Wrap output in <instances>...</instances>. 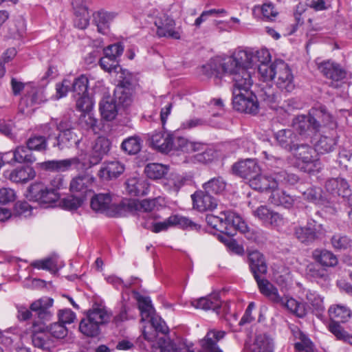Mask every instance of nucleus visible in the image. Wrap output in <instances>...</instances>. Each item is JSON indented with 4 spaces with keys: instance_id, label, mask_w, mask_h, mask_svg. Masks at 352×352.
Wrapping results in <instances>:
<instances>
[{
    "instance_id": "c756f323",
    "label": "nucleus",
    "mask_w": 352,
    "mask_h": 352,
    "mask_svg": "<svg viewBox=\"0 0 352 352\" xmlns=\"http://www.w3.org/2000/svg\"><path fill=\"white\" fill-rule=\"evenodd\" d=\"M336 131H329V135H321L315 144V150L318 153L324 154L331 152L336 145Z\"/></svg>"
},
{
    "instance_id": "69168bd1",
    "label": "nucleus",
    "mask_w": 352,
    "mask_h": 352,
    "mask_svg": "<svg viewBox=\"0 0 352 352\" xmlns=\"http://www.w3.org/2000/svg\"><path fill=\"white\" fill-rule=\"evenodd\" d=\"M276 181L277 182V187L279 185H294L298 180V177L295 174L288 173L285 170L275 172Z\"/></svg>"
},
{
    "instance_id": "a211bd4d",
    "label": "nucleus",
    "mask_w": 352,
    "mask_h": 352,
    "mask_svg": "<svg viewBox=\"0 0 352 352\" xmlns=\"http://www.w3.org/2000/svg\"><path fill=\"white\" fill-rule=\"evenodd\" d=\"M94 182V177L87 173L79 175L74 177L69 184V190L72 193L85 198L86 194Z\"/></svg>"
},
{
    "instance_id": "9b49d317",
    "label": "nucleus",
    "mask_w": 352,
    "mask_h": 352,
    "mask_svg": "<svg viewBox=\"0 0 352 352\" xmlns=\"http://www.w3.org/2000/svg\"><path fill=\"white\" fill-rule=\"evenodd\" d=\"M157 27V34L160 37H168L173 39H179L181 31L175 28V22L168 14L162 13L155 21Z\"/></svg>"
},
{
    "instance_id": "f257e3e1",
    "label": "nucleus",
    "mask_w": 352,
    "mask_h": 352,
    "mask_svg": "<svg viewBox=\"0 0 352 352\" xmlns=\"http://www.w3.org/2000/svg\"><path fill=\"white\" fill-rule=\"evenodd\" d=\"M206 221L208 226L222 233L233 235V231L239 230L245 234L248 239H253V234L247 223L234 212H221L220 216L208 214Z\"/></svg>"
},
{
    "instance_id": "393cba45",
    "label": "nucleus",
    "mask_w": 352,
    "mask_h": 352,
    "mask_svg": "<svg viewBox=\"0 0 352 352\" xmlns=\"http://www.w3.org/2000/svg\"><path fill=\"white\" fill-rule=\"evenodd\" d=\"M155 199H143L138 201L135 199L124 200V215L126 212H133L135 211L148 213L155 207Z\"/></svg>"
},
{
    "instance_id": "a878e982",
    "label": "nucleus",
    "mask_w": 352,
    "mask_h": 352,
    "mask_svg": "<svg viewBox=\"0 0 352 352\" xmlns=\"http://www.w3.org/2000/svg\"><path fill=\"white\" fill-rule=\"evenodd\" d=\"M54 300L50 297H43L33 302L30 305L32 311L36 313L38 317L41 320H48L52 316L49 310L53 305Z\"/></svg>"
},
{
    "instance_id": "bb28decb",
    "label": "nucleus",
    "mask_w": 352,
    "mask_h": 352,
    "mask_svg": "<svg viewBox=\"0 0 352 352\" xmlns=\"http://www.w3.org/2000/svg\"><path fill=\"white\" fill-rule=\"evenodd\" d=\"M188 181H190V178L187 176L177 173H171L163 180L162 185L164 188L169 193L177 195L179 190Z\"/></svg>"
},
{
    "instance_id": "4468645a",
    "label": "nucleus",
    "mask_w": 352,
    "mask_h": 352,
    "mask_svg": "<svg viewBox=\"0 0 352 352\" xmlns=\"http://www.w3.org/2000/svg\"><path fill=\"white\" fill-rule=\"evenodd\" d=\"M320 226L314 221H308L304 226L296 227L294 234L300 242L309 244L318 238Z\"/></svg>"
},
{
    "instance_id": "0eeeda50",
    "label": "nucleus",
    "mask_w": 352,
    "mask_h": 352,
    "mask_svg": "<svg viewBox=\"0 0 352 352\" xmlns=\"http://www.w3.org/2000/svg\"><path fill=\"white\" fill-rule=\"evenodd\" d=\"M292 152L299 164H302L305 171L311 173L318 168L320 162L315 148L306 144H298Z\"/></svg>"
},
{
    "instance_id": "58836bf2",
    "label": "nucleus",
    "mask_w": 352,
    "mask_h": 352,
    "mask_svg": "<svg viewBox=\"0 0 352 352\" xmlns=\"http://www.w3.org/2000/svg\"><path fill=\"white\" fill-rule=\"evenodd\" d=\"M254 277L261 294L268 297L274 302L276 300H281L278 289L269 280L265 278H261L259 275Z\"/></svg>"
},
{
    "instance_id": "f3484780",
    "label": "nucleus",
    "mask_w": 352,
    "mask_h": 352,
    "mask_svg": "<svg viewBox=\"0 0 352 352\" xmlns=\"http://www.w3.org/2000/svg\"><path fill=\"white\" fill-rule=\"evenodd\" d=\"M325 189L330 194L340 196L342 198H349L351 195L349 184L342 177L331 178L325 183Z\"/></svg>"
},
{
    "instance_id": "864d4df0",
    "label": "nucleus",
    "mask_w": 352,
    "mask_h": 352,
    "mask_svg": "<svg viewBox=\"0 0 352 352\" xmlns=\"http://www.w3.org/2000/svg\"><path fill=\"white\" fill-rule=\"evenodd\" d=\"M269 201L274 205L282 206L285 208H289L294 202L290 195L285 194L284 191L279 190L278 188L272 191Z\"/></svg>"
},
{
    "instance_id": "09e8293b",
    "label": "nucleus",
    "mask_w": 352,
    "mask_h": 352,
    "mask_svg": "<svg viewBox=\"0 0 352 352\" xmlns=\"http://www.w3.org/2000/svg\"><path fill=\"white\" fill-rule=\"evenodd\" d=\"M138 302V308L142 316V321H144L148 318H151L153 313V307L151 305V300L149 297L143 296L138 292H134Z\"/></svg>"
},
{
    "instance_id": "8fccbe9b",
    "label": "nucleus",
    "mask_w": 352,
    "mask_h": 352,
    "mask_svg": "<svg viewBox=\"0 0 352 352\" xmlns=\"http://www.w3.org/2000/svg\"><path fill=\"white\" fill-rule=\"evenodd\" d=\"M274 343L271 338L265 334L256 336L251 347V352H273Z\"/></svg>"
},
{
    "instance_id": "39448f33",
    "label": "nucleus",
    "mask_w": 352,
    "mask_h": 352,
    "mask_svg": "<svg viewBox=\"0 0 352 352\" xmlns=\"http://www.w3.org/2000/svg\"><path fill=\"white\" fill-rule=\"evenodd\" d=\"M111 144L108 138L99 136L92 143L89 153L83 149L79 150L78 153L80 158L82 159V168L87 169L98 164L109 152Z\"/></svg>"
},
{
    "instance_id": "052dcab7",
    "label": "nucleus",
    "mask_w": 352,
    "mask_h": 352,
    "mask_svg": "<svg viewBox=\"0 0 352 352\" xmlns=\"http://www.w3.org/2000/svg\"><path fill=\"white\" fill-rule=\"evenodd\" d=\"M256 10L261 11L263 19L269 21L274 20L278 14V10L271 2L263 3L261 6H255L253 10L255 12Z\"/></svg>"
},
{
    "instance_id": "473e14b6",
    "label": "nucleus",
    "mask_w": 352,
    "mask_h": 352,
    "mask_svg": "<svg viewBox=\"0 0 352 352\" xmlns=\"http://www.w3.org/2000/svg\"><path fill=\"white\" fill-rule=\"evenodd\" d=\"M148 184L142 178L130 177L126 182V190L131 196H142L147 194Z\"/></svg>"
},
{
    "instance_id": "cd10ccee",
    "label": "nucleus",
    "mask_w": 352,
    "mask_h": 352,
    "mask_svg": "<svg viewBox=\"0 0 352 352\" xmlns=\"http://www.w3.org/2000/svg\"><path fill=\"white\" fill-rule=\"evenodd\" d=\"M248 263L254 276L265 274L267 271V266L263 255L258 251H252L248 254Z\"/></svg>"
},
{
    "instance_id": "4be33fe9",
    "label": "nucleus",
    "mask_w": 352,
    "mask_h": 352,
    "mask_svg": "<svg viewBox=\"0 0 352 352\" xmlns=\"http://www.w3.org/2000/svg\"><path fill=\"white\" fill-rule=\"evenodd\" d=\"M6 177L16 184H25L36 177L34 169L29 166H23L5 173Z\"/></svg>"
},
{
    "instance_id": "a19ab883",
    "label": "nucleus",
    "mask_w": 352,
    "mask_h": 352,
    "mask_svg": "<svg viewBox=\"0 0 352 352\" xmlns=\"http://www.w3.org/2000/svg\"><path fill=\"white\" fill-rule=\"evenodd\" d=\"M57 145L60 149L71 147L75 145L78 148L81 138H80L72 129H68L63 131L62 135L58 138Z\"/></svg>"
},
{
    "instance_id": "72a5a7b5",
    "label": "nucleus",
    "mask_w": 352,
    "mask_h": 352,
    "mask_svg": "<svg viewBox=\"0 0 352 352\" xmlns=\"http://www.w3.org/2000/svg\"><path fill=\"white\" fill-rule=\"evenodd\" d=\"M296 342L294 348L296 352H314V346L310 339L297 327L292 329Z\"/></svg>"
},
{
    "instance_id": "5fc2aeb1",
    "label": "nucleus",
    "mask_w": 352,
    "mask_h": 352,
    "mask_svg": "<svg viewBox=\"0 0 352 352\" xmlns=\"http://www.w3.org/2000/svg\"><path fill=\"white\" fill-rule=\"evenodd\" d=\"M329 315L332 321L344 322L351 316V311L343 305H333L329 309Z\"/></svg>"
},
{
    "instance_id": "de8ad7c7",
    "label": "nucleus",
    "mask_w": 352,
    "mask_h": 352,
    "mask_svg": "<svg viewBox=\"0 0 352 352\" xmlns=\"http://www.w3.org/2000/svg\"><path fill=\"white\" fill-rule=\"evenodd\" d=\"M315 116L321 120L322 125L320 124V131L324 133V129L328 128L329 131H336L337 122L333 120V117L329 113L324 107H320L318 109H316Z\"/></svg>"
},
{
    "instance_id": "e433bc0d",
    "label": "nucleus",
    "mask_w": 352,
    "mask_h": 352,
    "mask_svg": "<svg viewBox=\"0 0 352 352\" xmlns=\"http://www.w3.org/2000/svg\"><path fill=\"white\" fill-rule=\"evenodd\" d=\"M116 14L114 12H109L104 10H100L94 14V20L96 24L98 31L102 34H106L109 32V25L116 17Z\"/></svg>"
},
{
    "instance_id": "f8f14e48",
    "label": "nucleus",
    "mask_w": 352,
    "mask_h": 352,
    "mask_svg": "<svg viewBox=\"0 0 352 352\" xmlns=\"http://www.w3.org/2000/svg\"><path fill=\"white\" fill-rule=\"evenodd\" d=\"M232 171L236 175L250 182L261 173V168L256 159L248 158L234 163Z\"/></svg>"
},
{
    "instance_id": "c85d7f7f",
    "label": "nucleus",
    "mask_w": 352,
    "mask_h": 352,
    "mask_svg": "<svg viewBox=\"0 0 352 352\" xmlns=\"http://www.w3.org/2000/svg\"><path fill=\"white\" fill-rule=\"evenodd\" d=\"M86 316L101 326L109 321L111 314L104 305L94 304L92 307L87 311Z\"/></svg>"
},
{
    "instance_id": "2eb2a0df",
    "label": "nucleus",
    "mask_w": 352,
    "mask_h": 352,
    "mask_svg": "<svg viewBox=\"0 0 352 352\" xmlns=\"http://www.w3.org/2000/svg\"><path fill=\"white\" fill-rule=\"evenodd\" d=\"M193 208L199 212H206L214 210L217 205V201L211 196V194L205 190H198L191 195Z\"/></svg>"
},
{
    "instance_id": "7c9ffc66",
    "label": "nucleus",
    "mask_w": 352,
    "mask_h": 352,
    "mask_svg": "<svg viewBox=\"0 0 352 352\" xmlns=\"http://www.w3.org/2000/svg\"><path fill=\"white\" fill-rule=\"evenodd\" d=\"M276 138L281 147L289 151H292L298 144V136L291 129H283L278 131Z\"/></svg>"
},
{
    "instance_id": "6ab92c4d",
    "label": "nucleus",
    "mask_w": 352,
    "mask_h": 352,
    "mask_svg": "<svg viewBox=\"0 0 352 352\" xmlns=\"http://www.w3.org/2000/svg\"><path fill=\"white\" fill-rule=\"evenodd\" d=\"M172 134L164 131H155L150 136L151 145L161 153L173 150Z\"/></svg>"
},
{
    "instance_id": "9d476101",
    "label": "nucleus",
    "mask_w": 352,
    "mask_h": 352,
    "mask_svg": "<svg viewBox=\"0 0 352 352\" xmlns=\"http://www.w3.org/2000/svg\"><path fill=\"white\" fill-rule=\"evenodd\" d=\"M40 168L45 170L56 171V172H65L69 170L72 167L77 170H84L82 168V159L78 155L76 157L59 160H49L38 164Z\"/></svg>"
},
{
    "instance_id": "774afa93",
    "label": "nucleus",
    "mask_w": 352,
    "mask_h": 352,
    "mask_svg": "<svg viewBox=\"0 0 352 352\" xmlns=\"http://www.w3.org/2000/svg\"><path fill=\"white\" fill-rule=\"evenodd\" d=\"M82 197L78 195H70L64 198L62 201V206L66 210H73L78 208L84 201Z\"/></svg>"
},
{
    "instance_id": "5701e85b",
    "label": "nucleus",
    "mask_w": 352,
    "mask_h": 352,
    "mask_svg": "<svg viewBox=\"0 0 352 352\" xmlns=\"http://www.w3.org/2000/svg\"><path fill=\"white\" fill-rule=\"evenodd\" d=\"M124 170V165L118 161L105 162L102 164L98 175L105 180L116 179Z\"/></svg>"
},
{
    "instance_id": "c03bdc74",
    "label": "nucleus",
    "mask_w": 352,
    "mask_h": 352,
    "mask_svg": "<svg viewBox=\"0 0 352 352\" xmlns=\"http://www.w3.org/2000/svg\"><path fill=\"white\" fill-rule=\"evenodd\" d=\"M191 305L196 309L217 311L220 308V301L218 296H211L193 300L191 301Z\"/></svg>"
},
{
    "instance_id": "79ce46f5",
    "label": "nucleus",
    "mask_w": 352,
    "mask_h": 352,
    "mask_svg": "<svg viewBox=\"0 0 352 352\" xmlns=\"http://www.w3.org/2000/svg\"><path fill=\"white\" fill-rule=\"evenodd\" d=\"M30 265L38 270L56 272L65 265L63 263H58L56 256H50L44 259L34 261Z\"/></svg>"
},
{
    "instance_id": "f704fd0d",
    "label": "nucleus",
    "mask_w": 352,
    "mask_h": 352,
    "mask_svg": "<svg viewBox=\"0 0 352 352\" xmlns=\"http://www.w3.org/2000/svg\"><path fill=\"white\" fill-rule=\"evenodd\" d=\"M253 52L252 49H237L232 54L235 61H236L241 69H252L253 67Z\"/></svg>"
},
{
    "instance_id": "0e129e2a",
    "label": "nucleus",
    "mask_w": 352,
    "mask_h": 352,
    "mask_svg": "<svg viewBox=\"0 0 352 352\" xmlns=\"http://www.w3.org/2000/svg\"><path fill=\"white\" fill-rule=\"evenodd\" d=\"M26 144L32 151H43L47 148L46 137L43 135H34L30 137L26 142Z\"/></svg>"
},
{
    "instance_id": "3c124183",
    "label": "nucleus",
    "mask_w": 352,
    "mask_h": 352,
    "mask_svg": "<svg viewBox=\"0 0 352 352\" xmlns=\"http://www.w3.org/2000/svg\"><path fill=\"white\" fill-rule=\"evenodd\" d=\"M169 167L158 163H151L146 165L144 172L151 179H160L168 173Z\"/></svg>"
},
{
    "instance_id": "20e7f679",
    "label": "nucleus",
    "mask_w": 352,
    "mask_h": 352,
    "mask_svg": "<svg viewBox=\"0 0 352 352\" xmlns=\"http://www.w3.org/2000/svg\"><path fill=\"white\" fill-rule=\"evenodd\" d=\"M91 208L111 217L124 216V200L117 202L116 197L110 192L98 193L91 200Z\"/></svg>"
},
{
    "instance_id": "e2e57ef3",
    "label": "nucleus",
    "mask_w": 352,
    "mask_h": 352,
    "mask_svg": "<svg viewBox=\"0 0 352 352\" xmlns=\"http://www.w3.org/2000/svg\"><path fill=\"white\" fill-rule=\"evenodd\" d=\"M302 199L316 204H323L324 200L322 196V190L320 188L309 187L302 192Z\"/></svg>"
},
{
    "instance_id": "6e6552de",
    "label": "nucleus",
    "mask_w": 352,
    "mask_h": 352,
    "mask_svg": "<svg viewBox=\"0 0 352 352\" xmlns=\"http://www.w3.org/2000/svg\"><path fill=\"white\" fill-rule=\"evenodd\" d=\"M292 126L302 139H311L321 129L319 122L311 115L298 116L294 119Z\"/></svg>"
},
{
    "instance_id": "423d86ee",
    "label": "nucleus",
    "mask_w": 352,
    "mask_h": 352,
    "mask_svg": "<svg viewBox=\"0 0 352 352\" xmlns=\"http://www.w3.org/2000/svg\"><path fill=\"white\" fill-rule=\"evenodd\" d=\"M173 226H179L181 228L193 230H199L201 228L199 224L193 222L188 217L179 214H173L163 221H155V224L148 223L146 225V229L153 232L158 233L162 231H165Z\"/></svg>"
},
{
    "instance_id": "6e6d98bb",
    "label": "nucleus",
    "mask_w": 352,
    "mask_h": 352,
    "mask_svg": "<svg viewBox=\"0 0 352 352\" xmlns=\"http://www.w3.org/2000/svg\"><path fill=\"white\" fill-rule=\"evenodd\" d=\"M253 67H258V74L260 75V68L262 65H265L267 67H272V63L269 64L271 60V56L267 49L253 50Z\"/></svg>"
},
{
    "instance_id": "1a4fd4ad",
    "label": "nucleus",
    "mask_w": 352,
    "mask_h": 352,
    "mask_svg": "<svg viewBox=\"0 0 352 352\" xmlns=\"http://www.w3.org/2000/svg\"><path fill=\"white\" fill-rule=\"evenodd\" d=\"M234 108L240 112L256 114L258 111V102L254 94L251 91L240 92L233 94Z\"/></svg>"
},
{
    "instance_id": "412c9836",
    "label": "nucleus",
    "mask_w": 352,
    "mask_h": 352,
    "mask_svg": "<svg viewBox=\"0 0 352 352\" xmlns=\"http://www.w3.org/2000/svg\"><path fill=\"white\" fill-rule=\"evenodd\" d=\"M318 69L324 76L333 81L338 82L346 77V72L340 65L330 60L320 63L318 65Z\"/></svg>"
},
{
    "instance_id": "b1692460",
    "label": "nucleus",
    "mask_w": 352,
    "mask_h": 352,
    "mask_svg": "<svg viewBox=\"0 0 352 352\" xmlns=\"http://www.w3.org/2000/svg\"><path fill=\"white\" fill-rule=\"evenodd\" d=\"M32 151L28 145H21L16 147L12 151L5 153L4 155L12 156L10 160L8 161V163H33L36 161V157L32 154Z\"/></svg>"
},
{
    "instance_id": "7ed1b4c3",
    "label": "nucleus",
    "mask_w": 352,
    "mask_h": 352,
    "mask_svg": "<svg viewBox=\"0 0 352 352\" xmlns=\"http://www.w3.org/2000/svg\"><path fill=\"white\" fill-rule=\"evenodd\" d=\"M50 187L43 183H34L28 190L27 197L30 201H37L40 204H52L60 198L58 190L66 187L64 176L57 175L51 179Z\"/></svg>"
},
{
    "instance_id": "bf43d9fd",
    "label": "nucleus",
    "mask_w": 352,
    "mask_h": 352,
    "mask_svg": "<svg viewBox=\"0 0 352 352\" xmlns=\"http://www.w3.org/2000/svg\"><path fill=\"white\" fill-rule=\"evenodd\" d=\"M173 150H182L183 151L189 152L190 151H196V146L198 144L189 142L186 138L176 136L172 134Z\"/></svg>"
},
{
    "instance_id": "ddd939ff",
    "label": "nucleus",
    "mask_w": 352,
    "mask_h": 352,
    "mask_svg": "<svg viewBox=\"0 0 352 352\" xmlns=\"http://www.w3.org/2000/svg\"><path fill=\"white\" fill-rule=\"evenodd\" d=\"M254 72L255 69L249 68L246 69H241L238 74H235V75L232 78L233 82V94L239 93V91H250V89L254 82L252 74H254Z\"/></svg>"
},
{
    "instance_id": "4c0bfd02",
    "label": "nucleus",
    "mask_w": 352,
    "mask_h": 352,
    "mask_svg": "<svg viewBox=\"0 0 352 352\" xmlns=\"http://www.w3.org/2000/svg\"><path fill=\"white\" fill-rule=\"evenodd\" d=\"M280 300H276L275 302L280 304L299 318H302L306 315L307 310L304 304L292 297L280 296Z\"/></svg>"
},
{
    "instance_id": "37998d69",
    "label": "nucleus",
    "mask_w": 352,
    "mask_h": 352,
    "mask_svg": "<svg viewBox=\"0 0 352 352\" xmlns=\"http://www.w3.org/2000/svg\"><path fill=\"white\" fill-rule=\"evenodd\" d=\"M113 98L118 105L127 107L132 102V89L123 85H119L114 90Z\"/></svg>"
},
{
    "instance_id": "603ef678",
    "label": "nucleus",
    "mask_w": 352,
    "mask_h": 352,
    "mask_svg": "<svg viewBox=\"0 0 352 352\" xmlns=\"http://www.w3.org/2000/svg\"><path fill=\"white\" fill-rule=\"evenodd\" d=\"M100 326L88 317L82 318L79 324V330L87 337H97L100 333Z\"/></svg>"
},
{
    "instance_id": "a18cd8bd",
    "label": "nucleus",
    "mask_w": 352,
    "mask_h": 352,
    "mask_svg": "<svg viewBox=\"0 0 352 352\" xmlns=\"http://www.w3.org/2000/svg\"><path fill=\"white\" fill-rule=\"evenodd\" d=\"M202 188L208 193L221 195L226 190V182L221 176L214 177L204 183Z\"/></svg>"
},
{
    "instance_id": "c9c22d12",
    "label": "nucleus",
    "mask_w": 352,
    "mask_h": 352,
    "mask_svg": "<svg viewBox=\"0 0 352 352\" xmlns=\"http://www.w3.org/2000/svg\"><path fill=\"white\" fill-rule=\"evenodd\" d=\"M217 61L220 69V74L228 75L232 78L235 74H238L241 70V67H239L232 55L217 58Z\"/></svg>"
},
{
    "instance_id": "aec40b11",
    "label": "nucleus",
    "mask_w": 352,
    "mask_h": 352,
    "mask_svg": "<svg viewBox=\"0 0 352 352\" xmlns=\"http://www.w3.org/2000/svg\"><path fill=\"white\" fill-rule=\"evenodd\" d=\"M250 186L258 191H267L277 188L275 172L272 174H262L261 172L250 181Z\"/></svg>"
},
{
    "instance_id": "ea45409f",
    "label": "nucleus",
    "mask_w": 352,
    "mask_h": 352,
    "mask_svg": "<svg viewBox=\"0 0 352 352\" xmlns=\"http://www.w3.org/2000/svg\"><path fill=\"white\" fill-rule=\"evenodd\" d=\"M32 343L34 346L43 349H48L51 346V340L47 333L43 331L44 327H41L37 331L36 322L33 323Z\"/></svg>"
},
{
    "instance_id": "4d7b16f0",
    "label": "nucleus",
    "mask_w": 352,
    "mask_h": 352,
    "mask_svg": "<svg viewBox=\"0 0 352 352\" xmlns=\"http://www.w3.org/2000/svg\"><path fill=\"white\" fill-rule=\"evenodd\" d=\"M142 140L138 135L129 137L123 140L121 148L129 155L137 154L141 149Z\"/></svg>"
},
{
    "instance_id": "dca6fc26",
    "label": "nucleus",
    "mask_w": 352,
    "mask_h": 352,
    "mask_svg": "<svg viewBox=\"0 0 352 352\" xmlns=\"http://www.w3.org/2000/svg\"><path fill=\"white\" fill-rule=\"evenodd\" d=\"M226 334L224 331L209 330L205 337L199 341L202 350L204 352H223L217 343L225 337Z\"/></svg>"
},
{
    "instance_id": "13d9d810",
    "label": "nucleus",
    "mask_w": 352,
    "mask_h": 352,
    "mask_svg": "<svg viewBox=\"0 0 352 352\" xmlns=\"http://www.w3.org/2000/svg\"><path fill=\"white\" fill-rule=\"evenodd\" d=\"M307 303L311 306L313 311L318 316L324 311V307L323 299L316 292L307 291L306 294Z\"/></svg>"
},
{
    "instance_id": "680f3d73",
    "label": "nucleus",
    "mask_w": 352,
    "mask_h": 352,
    "mask_svg": "<svg viewBox=\"0 0 352 352\" xmlns=\"http://www.w3.org/2000/svg\"><path fill=\"white\" fill-rule=\"evenodd\" d=\"M88 82L87 77L85 75H81L75 78L74 81L72 82L71 90L79 96L87 95Z\"/></svg>"
},
{
    "instance_id": "49530a36",
    "label": "nucleus",
    "mask_w": 352,
    "mask_h": 352,
    "mask_svg": "<svg viewBox=\"0 0 352 352\" xmlns=\"http://www.w3.org/2000/svg\"><path fill=\"white\" fill-rule=\"evenodd\" d=\"M313 258L324 267H333L338 263L337 257L327 250H315L313 252Z\"/></svg>"
},
{
    "instance_id": "f03ea898",
    "label": "nucleus",
    "mask_w": 352,
    "mask_h": 352,
    "mask_svg": "<svg viewBox=\"0 0 352 352\" xmlns=\"http://www.w3.org/2000/svg\"><path fill=\"white\" fill-rule=\"evenodd\" d=\"M260 78L265 82L274 80L280 89L287 92H291L295 87L291 69L280 60L272 63V67L262 65L260 68Z\"/></svg>"
},
{
    "instance_id": "338daca9",
    "label": "nucleus",
    "mask_w": 352,
    "mask_h": 352,
    "mask_svg": "<svg viewBox=\"0 0 352 352\" xmlns=\"http://www.w3.org/2000/svg\"><path fill=\"white\" fill-rule=\"evenodd\" d=\"M160 349L161 352H194L186 344H176L169 339L164 341V344L160 346Z\"/></svg>"
},
{
    "instance_id": "2f4dec72",
    "label": "nucleus",
    "mask_w": 352,
    "mask_h": 352,
    "mask_svg": "<svg viewBox=\"0 0 352 352\" xmlns=\"http://www.w3.org/2000/svg\"><path fill=\"white\" fill-rule=\"evenodd\" d=\"M100 111L104 119L109 121L113 120L118 113V107L114 98L110 95L104 96L100 102Z\"/></svg>"
}]
</instances>
